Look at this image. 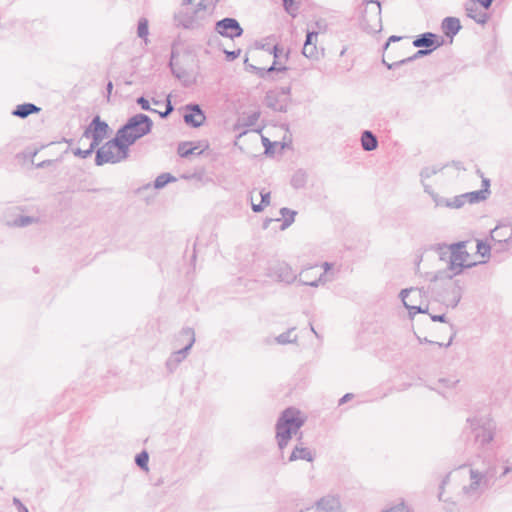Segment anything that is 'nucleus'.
Listing matches in <instances>:
<instances>
[{
  "instance_id": "obj_60",
  "label": "nucleus",
  "mask_w": 512,
  "mask_h": 512,
  "mask_svg": "<svg viewBox=\"0 0 512 512\" xmlns=\"http://www.w3.org/2000/svg\"><path fill=\"white\" fill-rule=\"evenodd\" d=\"M165 110H166V111H167V113H169V114H171V113L173 112V110H174V107H173V105H172V102H171V100H170V97H168V98L166 99V109H165Z\"/></svg>"
},
{
  "instance_id": "obj_54",
  "label": "nucleus",
  "mask_w": 512,
  "mask_h": 512,
  "mask_svg": "<svg viewBox=\"0 0 512 512\" xmlns=\"http://www.w3.org/2000/svg\"><path fill=\"white\" fill-rule=\"evenodd\" d=\"M430 318L434 322H446V315L445 314L430 315Z\"/></svg>"
},
{
  "instance_id": "obj_10",
  "label": "nucleus",
  "mask_w": 512,
  "mask_h": 512,
  "mask_svg": "<svg viewBox=\"0 0 512 512\" xmlns=\"http://www.w3.org/2000/svg\"><path fill=\"white\" fill-rule=\"evenodd\" d=\"M182 333L189 336L190 339H189L188 344L184 348L173 352L172 355L167 359L166 368L171 373L174 372L176 370V368L178 367V365L187 357L189 350L191 349V347L193 346V344L195 342V336H194L193 329L184 328L182 330Z\"/></svg>"
},
{
  "instance_id": "obj_2",
  "label": "nucleus",
  "mask_w": 512,
  "mask_h": 512,
  "mask_svg": "<svg viewBox=\"0 0 512 512\" xmlns=\"http://www.w3.org/2000/svg\"><path fill=\"white\" fill-rule=\"evenodd\" d=\"M305 419L301 416V412L293 407L285 409L277 420L276 439L278 447L281 451L288 445L293 434L304 425Z\"/></svg>"
},
{
  "instance_id": "obj_58",
  "label": "nucleus",
  "mask_w": 512,
  "mask_h": 512,
  "mask_svg": "<svg viewBox=\"0 0 512 512\" xmlns=\"http://www.w3.org/2000/svg\"><path fill=\"white\" fill-rule=\"evenodd\" d=\"M264 207L265 206L262 203L254 204L253 202H252V206H251L252 210L256 213L262 212Z\"/></svg>"
},
{
  "instance_id": "obj_1",
  "label": "nucleus",
  "mask_w": 512,
  "mask_h": 512,
  "mask_svg": "<svg viewBox=\"0 0 512 512\" xmlns=\"http://www.w3.org/2000/svg\"><path fill=\"white\" fill-rule=\"evenodd\" d=\"M466 242L460 241L451 245H439V255L441 260H448V266L445 270L438 271L432 281H438L444 278L452 279L461 274L464 268H471L477 263H467L469 253L465 250Z\"/></svg>"
},
{
  "instance_id": "obj_21",
  "label": "nucleus",
  "mask_w": 512,
  "mask_h": 512,
  "mask_svg": "<svg viewBox=\"0 0 512 512\" xmlns=\"http://www.w3.org/2000/svg\"><path fill=\"white\" fill-rule=\"evenodd\" d=\"M441 28L447 37L453 38L461 29L460 20L456 17L443 19Z\"/></svg>"
},
{
  "instance_id": "obj_47",
  "label": "nucleus",
  "mask_w": 512,
  "mask_h": 512,
  "mask_svg": "<svg viewBox=\"0 0 512 512\" xmlns=\"http://www.w3.org/2000/svg\"><path fill=\"white\" fill-rule=\"evenodd\" d=\"M224 53H225L226 59L228 61H233V60H235L236 58L239 57V55L241 53V50L240 49L233 50V51L225 50Z\"/></svg>"
},
{
  "instance_id": "obj_61",
  "label": "nucleus",
  "mask_w": 512,
  "mask_h": 512,
  "mask_svg": "<svg viewBox=\"0 0 512 512\" xmlns=\"http://www.w3.org/2000/svg\"><path fill=\"white\" fill-rule=\"evenodd\" d=\"M482 189L481 190H490V180L488 178L482 179Z\"/></svg>"
},
{
  "instance_id": "obj_53",
  "label": "nucleus",
  "mask_w": 512,
  "mask_h": 512,
  "mask_svg": "<svg viewBox=\"0 0 512 512\" xmlns=\"http://www.w3.org/2000/svg\"><path fill=\"white\" fill-rule=\"evenodd\" d=\"M282 52H283V49L280 48L278 45L273 46L272 53L274 56V61H277V58H279V56Z\"/></svg>"
},
{
  "instance_id": "obj_64",
  "label": "nucleus",
  "mask_w": 512,
  "mask_h": 512,
  "mask_svg": "<svg viewBox=\"0 0 512 512\" xmlns=\"http://www.w3.org/2000/svg\"><path fill=\"white\" fill-rule=\"evenodd\" d=\"M402 511V508L400 506H394V507H391L383 512H401Z\"/></svg>"
},
{
  "instance_id": "obj_45",
  "label": "nucleus",
  "mask_w": 512,
  "mask_h": 512,
  "mask_svg": "<svg viewBox=\"0 0 512 512\" xmlns=\"http://www.w3.org/2000/svg\"><path fill=\"white\" fill-rule=\"evenodd\" d=\"M259 117H260V113L259 112H252L245 119L244 125L248 126V127L249 126H254L256 124V122L258 121Z\"/></svg>"
},
{
  "instance_id": "obj_46",
  "label": "nucleus",
  "mask_w": 512,
  "mask_h": 512,
  "mask_svg": "<svg viewBox=\"0 0 512 512\" xmlns=\"http://www.w3.org/2000/svg\"><path fill=\"white\" fill-rule=\"evenodd\" d=\"M317 37H318V32L308 31L304 44H314L317 40Z\"/></svg>"
},
{
  "instance_id": "obj_22",
  "label": "nucleus",
  "mask_w": 512,
  "mask_h": 512,
  "mask_svg": "<svg viewBox=\"0 0 512 512\" xmlns=\"http://www.w3.org/2000/svg\"><path fill=\"white\" fill-rule=\"evenodd\" d=\"M40 110L41 108L33 103H23L16 106L12 111V115L24 119L32 114L38 113Z\"/></svg>"
},
{
  "instance_id": "obj_51",
  "label": "nucleus",
  "mask_w": 512,
  "mask_h": 512,
  "mask_svg": "<svg viewBox=\"0 0 512 512\" xmlns=\"http://www.w3.org/2000/svg\"><path fill=\"white\" fill-rule=\"evenodd\" d=\"M439 383L443 384L446 387H454L459 381L458 380H451L448 378H440L438 380Z\"/></svg>"
},
{
  "instance_id": "obj_48",
  "label": "nucleus",
  "mask_w": 512,
  "mask_h": 512,
  "mask_svg": "<svg viewBox=\"0 0 512 512\" xmlns=\"http://www.w3.org/2000/svg\"><path fill=\"white\" fill-rule=\"evenodd\" d=\"M260 196H261V203L264 206H268L270 204V192L262 190V191H260Z\"/></svg>"
},
{
  "instance_id": "obj_43",
  "label": "nucleus",
  "mask_w": 512,
  "mask_h": 512,
  "mask_svg": "<svg viewBox=\"0 0 512 512\" xmlns=\"http://www.w3.org/2000/svg\"><path fill=\"white\" fill-rule=\"evenodd\" d=\"M136 103L141 107L142 110L150 111V112H154V113L157 112V110L150 107L149 101L143 96L137 98Z\"/></svg>"
},
{
  "instance_id": "obj_42",
  "label": "nucleus",
  "mask_w": 512,
  "mask_h": 512,
  "mask_svg": "<svg viewBox=\"0 0 512 512\" xmlns=\"http://www.w3.org/2000/svg\"><path fill=\"white\" fill-rule=\"evenodd\" d=\"M455 335H456V331H453V333L451 334V336L449 338V341L446 344H443V343H440V342L431 341V340H428L427 338L421 339L420 337H418V340L420 341V343L436 344L439 347H443V346L444 347H449L452 344V341H453V338L455 337Z\"/></svg>"
},
{
  "instance_id": "obj_18",
  "label": "nucleus",
  "mask_w": 512,
  "mask_h": 512,
  "mask_svg": "<svg viewBox=\"0 0 512 512\" xmlns=\"http://www.w3.org/2000/svg\"><path fill=\"white\" fill-rule=\"evenodd\" d=\"M465 10L467 16L478 24L484 25L489 19V15L480 9L479 4L475 0L467 1L465 3Z\"/></svg>"
},
{
  "instance_id": "obj_56",
  "label": "nucleus",
  "mask_w": 512,
  "mask_h": 512,
  "mask_svg": "<svg viewBox=\"0 0 512 512\" xmlns=\"http://www.w3.org/2000/svg\"><path fill=\"white\" fill-rule=\"evenodd\" d=\"M354 397V395L352 393H346L340 400H339V405H342L346 402H348L349 400H351L352 398Z\"/></svg>"
},
{
  "instance_id": "obj_40",
  "label": "nucleus",
  "mask_w": 512,
  "mask_h": 512,
  "mask_svg": "<svg viewBox=\"0 0 512 512\" xmlns=\"http://www.w3.org/2000/svg\"><path fill=\"white\" fill-rule=\"evenodd\" d=\"M284 10L291 15L293 18L297 16V7L294 6V0H282Z\"/></svg>"
},
{
  "instance_id": "obj_4",
  "label": "nucleus",
  "mask_w": 512,
  "mask_h": 512,
  "mask_svg": "<svg viewBox=\"0 0 512 512\" xmlns=\"http://www.w3.org/2000/svg\"><path fill=\"white\" fill-rule=\"evenodd\" d=\"M95 165L103 166L105 164H116L126 160L129 157V147L125 142L115 134L102 146H98L95 151Z\"/></svg>"
},
{
  "instance_id": "obj_8",
  "label": "nucleus",
  "mask_w": 512,
  "mask_h": 512,
  "mask_svg": "<svg viewBox=\"0 0 512 512\" xmlns=\"http://www.w3.org/2000/svg\"><path fill=\"white\" fill-rule=\"evenodd\" d=\"M109 129V125L100 116L96 115L85 128L79 142H82L84 138L91 139L90 143L98 147L107 137Z\"/></svg>"
},
{
  "instance_id": "obj_12",
  "label": "nucleus",
  "mask_w": 512,
  "mask_h": 512,
  "mask_svg": "<svg viewBox=\"0 0 512 512\" xmlns=\"http://www.w3.org/2000/svg\"><path fill=\"white\" fill-rule=\"evenodd\" d=\"M491 239L494 241V247L498 246V251H506L508 249V244L512 242V226H496L491 231Z\"/></svg>"
},
{
  "instance_id": "obj_33",
  "label": "nucleus",
  "mask_w": 512,
  "mask_h": 512,
  "mask_svg": "<svg viewBox=\"0 0 512 512\" xmlns=\"http://www.w3.org/2000/svg\"><path fill=\"white\" fill-rule=\"evenodd\" d=\"M293 330H294V328H291V329L287 330L286 332H283L280 335H278L276 337L277 343L281 344V345H284V344L296 342L297 341V335H294L292 337Z\"/></svg>"
},
{
  "instance_id": "obj_23",
  "label": "nucleus",
  "mask_w": 512,
  "mask_h": 512,
  "mask_svg": "<svg viewBox=\"0 0 512 512\" xmlns=\"http://www.w3.org/2000/svg\"><path fill=\"white\" fill-rule=\"evenodd\" d=\"M361 145L365 151H373L378 147L377 137L369 130H364L361 135Z\"/></svg>"
},
{
  "instance_id": "obj_55",
  "label": "nucleus",
  "mask_w": 512,
  "mask_h": 512,
  "mask_svg": "<svg viewBox=\"0 0 512 512\" xmlns=\"http://www.w3.org/2000/svg\"><path fill=\"white\" fill-rule=\"evenodd\" d=\"M383 64L388 68V69H394L396 67H399L401 65H403L404 63H399V61H396L394 63H388L385 61V59L382 60Z\"/></svg>"
},
{
  "instance_id": "obj_25",
  "label": "nucleus",
  "mask_w": 512,
  "mask_h": 512,
  "mask_svg": "<svg viewBox=\"0 0 512 512\" xmlns=\"http://www.w3.org/2000/svg\"><path fill=\"white\" fill-rule=\"evenodd\" d=\"M490 193V190H477L464 193L463 196L466 202L474 204L485 201L489 197Z\"/></svg>"
},
{
  "instance_id": "obj_6",
  "label": "nucleus",
  "mask_w": 512,
  "mask_h": 512,
  "mask_svg": "<svg viewBox=\"0 0 512 512\" xmlns=\"http://www.w3.org/2000/svg\"><path fill=\"white\" fill-rule=\"evenodd\" d=\"M361 28L367 33H378L382 29L381 5L377 0H366L362 10Z\"/></svg>"
},
{
  "instance_id": "obj_38",
  "label": "nucleus",
  "mask_w": 512,
  "mask_h": 512,
  "mask_svg": "<svg viewBox=\"0 0 512 512\" xmlns=\"http://www.w3.org/2000/svg\"><path fill=\"white\" fill-rule=\"evenodd\" d=\"M302 53L307 58H315L317 56V47L316 43L314 44H304Z\"/></svg>"
},
{
  "instance_id": "obj_57",
  "label": "nucleus",
  "mask_w": 512,
  "mask_h": 512,
  "mask_svg": "<svg viewBox=\"0 0 512 512\" xmlns=\"http://www.w3.org/2000/svg\"><path fill=\"white\" fill-rule=\"evenodd\" d=\"M279 92V96H288L290 94L291 88L290 87H282L279 90H276Z\"/></svg>"
},
{
  "instance_id": "obj_20",
  "label": "nucleus",
  "mask_w": 512,
  "mask_h": 512,
  "mask_svg": "<svg viewBox=\"0 0 512 512\" xmlns=\"http://www.w3.org/2000/svg\"><path fill=\"white\" fill-rule=\"evenodd\" d=\"M315 458V454L307 447H303L302 445H296L290 456L288 461L293 462L296 460H306L308 462H312Z\"/></svg>"
},
{
  "instance_id": "obj_29",
  "label": "nucleus",
  "mask_w": 512,
  "mask_h": 512,
  "mask_svg": "<svg viewBox=\"0 0 512 512\" xmlns=\"http://www.w3.org/2000/svg\"><path fill=\"white\" fill-rule=\"evenodd\" d=\"M491 250L499 252L498 246H491L482 240L477 241V253H479L483 258H489L491 255Z\"/></svg>"
},
{
  "instance_id": "obj_36",
  "label": "nucleus",
  "mask_w": 512,
  "mask_h": 512,
  "mask_svg": "<svg viewBox=\"0 0 512 512\" xmlns=\"http://www.w3.org/2000/svg\"><path fill=\"white\" fill-rule=\"evenodd\" d=\"M433 49H420L418 51L415 52V54L411 57H408V58H405V59H402L399 61V63H408V62H411L415 59H418V58H421V57H424L426 55H429L430 53H432Z\"/></svg>"
},
{
  "instance_id": "obj_30",
  "label": "nucleus",
  "mask_w": 512,
  "mask_h": 512,
  "mask_svg": "<svg viewBox=\"0 0 512 512\" xmlns=\"http://www.w3.org/2000/svg\"><path fill=\"white\" fill-rule=\"evenodd\" d=\"M196 149L197 147H193L192 143L190 142H181L178 145L177 152L180 157L187 158L190 155L194 154Z\"/></svg>"
},
{
  "instance_id": "obj_41",
  "label": "nucleus",
  "mask_w": 512,
  "mask_h": 512,
  "mask_svg": "<svg viewBox=\"0 0 512 512\" xmlns=\"http://www.w3.org/2000/svg\"><path fill=\"white\" fill-rule=\"evenodd\" d=\"M441 170H442V167H439V168H436V167H425L424 169H422V171L420 173V176L422 178V182L424 181V179L430 178L432 175H435L436 173H438Z\"/></svg>"
},
{
  "instance_id": "obj_3",
  "label": "nucleus",
  "mask_w": 512,
  "mask_h": 512,
  "mask_svg": "<svg viewBox=\"0 0 512 512\" xmlns=\"http://www.w3.org/2000/svg\"><path fill=\"white\" fill-rule=\"evenodd\" d=\"M153 127L151 118L143 113H138L130 117L126 123L121 126L116 134L130 147L137 140L149 134Z\"/></svg>"
},
{
  "instance_id": "obj_62",
  "label": "nucleus",
  "mask_w": 512,
  "mask_h": 512,
  "mask_svg": "<svg viewBox=\"0 0 512 512\" xmlns=\"http://www.w3.org/2000/svg\"><path fill=\"white\" fill-rule=\"evenodd\" d=\"M112 90H113V83L112 81H109L106 85V91H107V99L109 100L110 96H111V93H112Z\"/></svg>"
},
{
  "instance_id": "obj_15",
  "label": "nucleus",
  "mask_w": 512,
  "mask_h": 512,
  "mask_svg": "<svg viewBox=\"0 0 512 512\" xmlns=\"http://www.w3.org/2000/svg\"><path fill=\"white\" fill-rule=\"evenodd\" d=\"M443 38L439 37L437 34L432 32H425L418 35L413 40V46L416 48H425V49H437L438 47L443 45Z\"/></svg>"
},
{
  "instance_id": "obj_16",
  "label": "nucleus",
  "mask_w": 512,
  "mask_h": 512,
  "mask_svg": "<svg viewBox=\"0 0 512 512\" xmlns=\"http://www.w3.org/2000/svg\"><path fill=\"white\" fill-rule=\"evenodd\" d=\"M270 275L280 282L292 283L296 280V275L292 268L285 262L277 263L270 268Z\"/></svg>"
},
{
  "instance_id": "obj_35",
  "label": "nucleus",
  "mask_w": 512,
  "mask_h": 512,
  "mask_svg": "<svg viewBox=\"0 0 512 512\" xmlns=\"http://www.w3.org/2000/svg\"><path fill=\"white\" fill-rule=\"evenodd\" d=\"M149 34L148 20L146 18H140L137 26V35L139 38L146 39Z\"/></svg>"
},
{
  "instance_id": "obj_14",
  "label": "nucleus",
  "mask_w": 512,
  "mask_h": 512,
  "mask_svg": "<svg viewBox=\"0 0 512 512\" xmlns=\"http://www.w3.org/2000/svg\"><path fill=\"white\" fill-rule=\"evenodd\" d=\"M424 293L425 292H424L423 288L411 287V288H406V289L401 290L399 296H400L405 308L408 309L409 315L411 318L414 317L415 314L426 313L428 306L422 307L421 305L417 306V305L410 304L407 300V298L409 297V294H417L418 297L421 298Z\"/></svg>"
},
{
  "instance_id": "obj_63",
  "label": "nucleus",
  "mask_w": 512,
  "mask_h": 512,
  "mask_svg": "<svg viewBox=\"0 0 512 512\" xmlns=\"http://www.w3.org/2000/svg\"><path fill=\"white\" fill-rule=\"evenodd\" d=\"M422 183H423V186H424V191L426 193H428L432 197V194H435V192L433 191L432 187L430 185L425 184L424 181Z\"/></svg>"
},
{
  "instance_id": "obj_5",
  "label": "nucleus",
  "mask_w": 512,
  "mask_h": 512,
  "mask_svg": "<svg viewBox=\"0 0 512 512\" xmlns=\"http://www.w3.org/2000/svg\"><path fill=\"white\" fill-rule=\"evenodd\" d=\"M496 477V467L488 466L485 470L470 469V484L464 486L462 491L466 496L478 498L489 488Z\"/></svg>"
},
{
  "instance_id": "obj_26",
  "label": "nucleus",
  "mask_w": 512,
  "mask_h": 512,
  "mask_svg": "<svg viewBox=\"0 0 512 512\" xmlns=\"http://www.w3.org/2000/svg\"><path fill=\"white\" fill-rule=\"evenodd\" d=\"M323 267H324V272L322 274H320L318 278L314 279L313 281L301 279L300 283L302 285L311 286V287H317V286H319L320 283H325L328 280L326 278V272H328L331 269L332 264L328 263V262H324Z\"/></svg>"
},
{
  "instance_id": "obj_59",
  "label": "nucleus",
  "mask_w": 512,
  "mask_h": 512,
  "mask_svg": "<svg viewBox=\"0 0 512 512\" xmlns=\"http://www.w3.org/2000/svg\"><path fill=\"white\" fill-rule=\"evenodd\" d=\"M207 7H208V4L206 3V0H201L194 10H198V12H199L201 10H206Z\"/></svg>"
},
{
  "instance_id": "obj_7",
  "label": "nucleus",
  "mask_w": 512,
  "mask_h": 512,
  "mask_svg": "<svg viewBox=\"0 0 512 512\" xmlns=\"http://www.w3.org/2000/svg\"><path fill=\"white\" fill-rule=\"evenodd\" d=\"M467 422L474 434L475 442L480 447H485L494 439L496 425L493 420L486 417H474L467 419Z\"/></svg>"
},
{
  "instance_id": "obj_50",
  "label": "nucleus",
  "mask_w": 512,
  "mask_h": 512,
  "mask_svg": "<svg viewBox=\"0 0 512 512\" xmlns=\"http://www.w3.org/2000/svg\"><path fill=\"white\" fill-rule=\"evenodd\" d=\"M13 504L17 507L18 512H29L28 508L16 497L13 498Z\"/></svg>"
},
{
  "instance_id": "obj_19",
  "label": "nucleus",
  "mask_w": 512,
  "mask_h": 512,
  "mask_svg": "<svg viewBox=\"0 0 512 512\" xmlns=\"http://www.w3.org/2000/svg\"><path fill=\"white\" fill-rule=\"evenodd\" d=\"M265 104L268 108L278 112H286L288 108L287 98L280 99L279 92L277 91H268L266 93Z\"/></svg>"
},
{
  "instance_id": "obj_24",
  "label": "nucleus",
  "mask_w": 512,
  "mask_h": 512,
  "mask_svg": "<svg viewBox=\"0 0 512 512\" xmlns=\"http://www.w3.org/2000/svg\"><path fill=\"white\" fill-rule=\"evenodd\" d=\"M288 68L286 66H278V61H273L272 65L269 68H260L256 69V75L262 79H269L273 72H285Z\"/></svg>"
},
{
  "instance_id": "obj_39",
  "label": "nucleus",
  "mask_w": 512,
  "mask_h": 512,
  "mask_svg": "<svg viewBox=\"0 0 512 512\" xmlns=\"http://www.w3.org/2000/svg\"><path fill=\"white\" fill-rule=\"evenodd\" d=\"M466 203L463 194L457 195L452 199H449L448 208L459 209Z\"/></svg>"
},
{
  "instance_id": "obj_17",
  "label": "nucleus",
  "mask_w": 512,
  "mask_h": 512,
  "mask_svg": "<svg viewBox=\"0 0 512 512\" xmlns=\"http://www.w3.org/2000/svg\"><path fill=\"white\" fill-rule=\"evenodd\" d=\"M306 512H340V502L333 496L323 497L315 508H307Z\"/></svg>"
},
{
  "instance_id": "obj_32",
  "label": "nucleus",
  "mask_w": 512,
  "mask_h": 512,
  "mask_svg": "<svg viewBox=\"0 0 512 512\" xmlns=\"http://www.w3.org/2000/svg\"><path fill=\"white\" fill-rule=\"evenodd\" d=\"M306 184V173L302 170H298L295 172V174L292 176L291 179V185L296 188H303Z\"/></svg>"
},
{
  "instance_id": "obj_49",
  "label": "nucleus",
  "mask_w": 512,
  "mask_h": 512,
  "mask_svg": "<svg viewBox=\"0 0 512 512\" xmlns=\"http://www.w3.org/2000/svg\"><path fill=\"white\" fill-rule=\"evenodd\" d=\"M262 142H263V145L265 147V154L272 153V148H273L275 143L270 142L269 139L266 138V137H262Z\"/></svg>"
},
{
  "instance_id": "obj_28",
  "label": "nucleus",
  "mask_w": 512,
  "mask_h": 512,
  "mask_svg": "<svg viewBox=\"0 0 512 512\" xmlns=\"http://www.w3.org/2000/svg\"><path fill=\"white\" fill-rule=\"evenodd\" d=\"M35 222H37V218L35 217L19 215L14 220L9 221L8 225L14 227H26Z\"/></svg>"
},
{
  "instance_id": "obj_31",
  "label": "nucleus",
  "mask_w": 512,
  "mask_h": 512,
  "mask_svg": "<svg viewBox=\"0 0 512 512\" xmlns=\"http://www.w3.org/2000/svg\"><path fill=\"white\" fill-rule=\"evenodd\" d=\"M176 178L172 176L170 173H162L156 177L154 181V187L156 189H161L165 187L168 183L175 181Z\"/></svg>"
},
{
  "instance_id": "obj_34",
  "label": "nucleus",
  "mask_w": 512,
  "mask_h": 512,
  "mask_svg": "<svg viewBox=\"0 0 512 512\" xmlns=\"http://www.w3.org/2000/svg\"><path fill=\"white\" fill-rule=\"evenodd\" d=\"M96 148H97V146L90 143L86 149L83 150L81 148H75V149H72V152L75 156L85 159V158L89 157L90 155H92V153L94 151H96Z\"/></svg>"
},
{
  "instance_id": "obj_27",
  "label": "nucleus",
  "mask_w": 512,
  "mask_h": 512,
  "mask_svg": "<svg viewBox=\"0 0 512 512\" xmlns=\"http://www.w3.org/2000/svg\"><path fill=\"white\" fill-rule=\"evenodd\" d=\"M280 214L284 218L282 225H281V229L285 230L294 222L296 211H293L289 208L283 207L280 209Z\"/></svg>"
},
{
  "instance_id": "obj_13",
  "label": "nucleus",
  "mask_w": 512,
  "mask_h": 512,
  "mask_svg": "<svg viewBox=\"0 0 512 512\" xmlns=\"http://www.w3.org/2000/svg\"><path fill=\"white\" fill-rule=\"evenodd\" d=\"M184 110L183 120L188 126L198 128L204 124L206 116L199 104H187Z\"/></svg>"
},
{
  "instance_id": "obj_9",
  "label": "nucleus",
  "mask_w": 512,
  "mask_h": 512,
  "mask_svg": "<svg viewBox=\"0 0 512 512\" xmlns=\"http://www.w3.org/2000/svg\"><path fill=\"white\" fill-rule=\"evenodd\" d=\"M173 19L175 26L183 29L194 30L202 27L198 10L180 9L174 14Z\"/></svg>"
},
{
  "instance_id": "obj_11",
  "label": "nucleus",
  "mask_w": 512,
  "mask_h": 512,
  "mask_svg": "<svg viewBox=\"0 0 512 512\" xmlns=\"http://www.w3.org/2000/svg\"><path fill=\"white\" fill-rule=\"evenodd\" d=\"M215 31L223 37L238 38L243 34V28L235 18L226 17L216 22Z\"/></svg>"
},
{
  "instance_id": "obj_37",
  "label": "nucleus",
  "mask_w": 512,
  "mask_h": 512,
  "mask_svg": "<svg viewBox=\"0 0 512 512\" xmlns=\"http://www.w3.org/2000/svg\"><path fill=\"white\" fill-rule=\"evenodd\" d=\"M148 461L149 455L146 451H142L135 457V462L141 469H147Z\"/></svg>"
},
{
  "instance_id": "obj_52",
  "label": "nucleus",
  "mask_w": 512,
  "mask_h": 512,
  "mask_svg": "<svg viewBox=\"0 0 512 512\" xmlns=\"http://www.w3.org/2000/svg\"><path fill=\"white\" fill-rule=\"evenodd\" d=\"M401 39H402L401 36H396V35L390 36L388 38L387 42L385 43L383 49L386 50L388 48V46L390 45V43L400 41Z\"/></svg>"
},
{
  "instance_id": "obj_44",
  "label": "nucleus",
  "mask_w": 512,
  "mask_h": 512,
  "mask_svg": "<svg viewBox=\"0 0 512 512\" xmlns=\"http://www.w3.org/2000/svg\"><path fill=\"white\" fill-rule=\"evenodd\" d=\"M432 199L436 206L448 207L449 199L439 196L437 193L432 194Z\"/></svg>"
}]
</instances>
